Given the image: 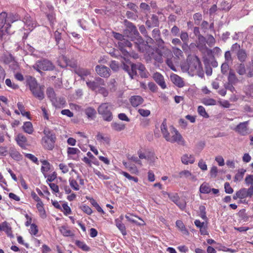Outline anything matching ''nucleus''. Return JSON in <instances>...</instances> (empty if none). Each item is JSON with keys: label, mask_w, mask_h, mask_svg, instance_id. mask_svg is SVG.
Masks as SVG:
<instances>
[{"label": "nucleus", "mask_w": 253, "mask_h": 253, "mask_svg": "<svg viewBox=\"0 0 253 253\" xmlns=\"http://www.w3.org/2000/svg\"><path fill=\"white\" fill-rule=\"evenodd\" d=\"M181 68L183 72H187L191 76L197 75L203 78L204 76L201 62L196 56L188 57L186 62L181 65Z\"/></svg>", "instance_id": "1"}, {"label": "nucleus", "mask_w": 253, "mask_h": 253, "mask_svg": "<svg viewBox=\"0 0 253 253\" xmlns=\"http://www.w3.org/2000/svg\"><path fill=\"white\" fill-rule=\"evenodd\" d=\"M20 19L18 15L13 13L7 15L6 12H1L0 14V30L3 29L2 32L4 31L7 34H10L11 32L9 31V29L11 27V24Z\"/></svg>", "instance_id": "2"}, {"label": "nucleus", "mask_w": 253, "mask_h": 253, "mask_svg": "<svg viewBox=\"0 0 253 253\" xmlns=\"http://www.w3.org/2000/svg\"><path fill=\"white\" fill-rule=\"evenodd\" d=\"M27 83L35 97L41 100L44 98L43 87L38 84L35 78L31 76L28 77L27 79Z\"/></svg>", "instance_id": "3"}, {"label": "nucleus", "mask_w": 253, "mask_h": 253, "mask_svg": "<svg viewBox=\"0 0 253 253\" xmlns=\"http://www.w3.org/2000/svg\"><path fill=\"white\" fill-rule=\"evenodd\" d=\"M162 56L165 57L167 65L173 71H175L176 69L173 64L174 57L171 51L167 48H163V50L160 51V55L157 57H155L153 53L152 54V58H153L158 62H162L163 59Z\"/></svg>", "instance_id": "4"}, {"label": "nucleus", "mask_w": 253, "mask_h": 253, "mask_svg": "<svg viewBox=\"0 0 253 253\" xmlns=\"http://www.w3.org/2000/svg\"><path fill=\"white\" fill-rule=\"evenodd\" d=\"M98 113L102 116L104 120L110 122L113 119L111 112V105L108 103L101 104L98 108Z\"/></svg>", "instance_id": "5"}, {"label": "nucleus", "mask_w": 253, "mask_h": 253, "mask_svg": "<svg viewBox=\"0 0 253 253\" xmlns=\"http://www.w3.org/2000/svg\"><path fill=\"white\" fill-rule=\"evenodd\" d=\"M169 131L171 134V136H169L167 141L170 142L171 143L176 142L178 144L181 145L182 146L185 145V140H184L180 133L175 127L172 126H170Z\"/></svg>", "instance_id": "6"}, {"label": "nucleus", "mask_w": 253, "mask_h": 253, "mask_svg": "<svg viewBox=\"0 0 253 253\" xmlns=\"http://www.w3.org/2000/svg\"><path fill=\"white\" fill-rule=\"evenodd\" d=\"M33 67L35 70L41 72L42 70L43 71L52 70L54 67L50 61L47 59H42L37 61Z\"/></svg>", "instance_id": "7"}, {"label": "nucleus", "mask_w": 253, "mask_h": 253, "mask_svg": "<svg viewBox=\"0 0 253 253\" xmlns=\"http://www.w3.org/2000/svg\"><path fill=\"white\" fill-rule=\"evenodd\" d=\"M126 28L124 31V34L129 38L132 41L140 37L139 34L136 27L131 23L126 22Z\"/></svg>", "instance_id": "8"}, {"label": "nucleus", "mask_w": 253, "mask_h": 253, "mask_svg": "<svg viewBox=\"0 0 253 253\" xmlns=\"http://www.w3.org/2000/svg\"><path fill=\"white\" fill-rule=\"evenodd\" d=\"M86 84L87 87L93 91H96L100 86L105 85L104 80L99 77L95 79V81H86Z\"/></svg>", "instance_id": "9"}, {"label": "nucleus", "mask_w": 253, "mask_h": 253, "mask_svg": "<svg viewBox=\"0 0 253 253\" xmlns=\"http://www.w3.org/2000/svg\"><path fill=\"white\" fill-rule=\"evenodd\" d=\"M136 47L141 52L148 53V50L150 48V45L147 44L143 40L141 37L137 38L134 41Z\"/></svg>", "instance_id": "10"}, {"label": "nucleus", "mask_w": 253, "mask_h": 253, "mask_svg": "<svg viewBox=\"0 0 253 253\" xmlns=\"http://www.w3.org/2000/svg\"><path fill=\"white\" fill-rule=\"evenodd\" d=\"M169 198L174 202L181 210H184L186 207V203L184 199H180L177 193L169 194L167 193Z\"/></svg>", "instance_id": "11"}, {"label": "nucleus", "mask_w": 253, "mask_h": 253, "mask_svg": "<svg viewBox=\"0 0 253 253\" xmlns=\"http://www.w3.org/2000/svg\"><path fill=\"white\" fill-rule=\"evenodd\" d=\"M196 47L202 52L211 51L206 45V39L203 36H199L196 42Z\"/></svg>", "instance_id": "12"}, {"label": "nucleus", "mask_w": 253, "mask_h": 253, "mask_svg": "<svg viewBox=\"0 0 253 253\" xmlns=\"http://www.w3.org/2000/svg\"><path fill=\"white\" fill-rule=\"evenodd\" d=\"M132 73H131V75H133L134 76L136 75L137 74L136 71L138 70L141 77L146 78L147 77L145 72V67L143 64L140 63L137 64H132Z\"/></svg>", "instance_id": "13"}, {"label": "nucleus", "mask_w": 253, "mask_h": 253, "mask_svg": "<svg viewBox=\"0 0 253 253\" xmlns=\"http://www.w3.org/2000/svg\"><path fill=\"white\" fill-rule=\"evenodd\" d=\"M95 71L97 74L104 78H108L110 76V69L104 65H97L95 67Z\"/></svg>", "instance_id": "14"}, {"label": "nucleus", "mask_w": 253, "mask_h": 253, "mask_svg": "<svg viewBox=\"0 0 253 253\" xmlns=\"http://www.w3.org/2000/svg\"><path fill=\"white\" fill-rule=\"evenodd\" d=\"M23 22L26 27L27 30L32 31L33 29L36 27L37 22L35 19L30 16L29 15H26L23 19Z\"/></svg>", "instance_id": "15"}, {"label": "nucleus", "mask_w": 253, "mask_h": 253, "mask_svg": "<svg viewBox=\"0 0 253 253\" xmlns=\"http://www.w3.org/2000/svg\"><path fill=\"white\" fill-rule=\"evenodd\" d=\"M248 123L249 121L240 123L234 129L236 132H237L241 135H245L248 133V128L247 127Z\"/></svg>", "instance_id": "16"}, {"label": "nucleus", "mask_w": 253, "mask_h": 253, "mask_svg": "<svg viewBox=\"0 0 253 253\" xmlns=\"http://www.w3.org/2000/svg\"><path fill=\"white\" fill-rule=\"evenodd\" d=\"M237 192L239 199H243L248 197H251L253 195V187H249L248 189L243 188Z\"/></svg>", "instance_id": "17"}, {"label": "nucleus", "mask_w": 253, "mask_h": 253, "mask_svg": "<svg viewBox=\"0 0 253 253\" xmlns=\"http://www.w3.org/2000/svg\"><path fill=\"white\" fill-rule=\"evenodd\" d=\"M118 47L122 52L125 55H126L128 54V52L126 51L124 48L125 47H130L131 46V43L127 40L124 38L121 41L118 42Z\"/></svg>", "instance_id": "18"}, {"label": "nucleus", "mask_w": 253, "mask_h": 253, "mask_svg": "<svg viewBox=\"0 0 253 253\" xmlns=\"http://www.w3.org/2000/svg\"><path fill=\"white\" fill-rule=\"evenodd\" d=\"M56 139H51L50 138H42V144L43 147L48 150H52L54 147Z\"/></svg>", "instance_id": "19"}, {"label": "nucleus", "mask_w": 253, "mask_h": 253, "mask_svg": "<svg viewBox=\"0 0 253 253\" xmlns=\"http://www.w3.org/2000/svg\"><path fill=\"white\" fill-rule=\"evenodd\" d=\"M153 79L161 87L165 89L167 87L164 77L159 73L156 72L153 74Z\"/></svg>", "instance_id": "20"}, {"label": "nucleus", "mask_w": 253, "mask_h": 253, "mask_svg": "<svg viewBox=\"0 0 253 253\" xmlns=\"http://www.w3.org/2000/svg\"><path fill=\"white\" fill-rule=\"evenodd\" d=\"M15 140L21 148H25L27 144V139L22 133H18L15 137Z\"/></svg>", "instance_id": "21"}, {"label": "nucleus", "mask_w": 253, "mask_h": 253, "mask_svg": "<svg viewBox=\"0 0 253 253\" xmlns=\"http://www.w3.org/2000/svg\"><path fill=\"white\" fill-rule=\"evenodd\" d=\"M171 82L178 87H182L184 85V83L182 79L176 74H172L170 76Z\"/></svg>", "instance_id": "22"}, {"label": "nucleus", "mask_w": 253, "mask_h": 253, "mask_svg": "<svg viewBox=\"0 0 253 253\" xmlns=\"http://www.w3.org/2000/svg\"><path fill=\"white\" fill-rule=\"evenodd\" d=\"M159 22L158 16L155 15H153L151 18V19L148 20L146 22V25L149 28L157 27L159 26Z\"/></svg>", "instance_id": "23"}, {"label": "nucleus", "mask_w": 253, "mask_h": 253, "mask_svg": "<svg viewBox=\"0 0 253 253\" xmlns=\"http://www.w3.org/2000/svg\"><path fill=\"white\" fill-rule=\"evenodd\" d=\"M152 37L158 42L159 46L163 45L164 42L161 38H160V31L158 29L156 28L153 30Z\"/></svg>", "instance_id": "24"}, {"label": "nucleus", "mask_w": 253, "mask_h": 253, "mask_svg": "<svg viewBox=\"0 0 253 253\" xmlns=\"http://www.w3.org/2000/svg\"><path fill=\"white\" fill-rule=\"evenodd\" d=\"M179 177L181 178L185 177L189 178L190 180L193 181H196L197 180L196 176L192 174V173L188 170H184L180 171L179 173Z\"/></svg>", "instance_id": "25"}, {"label": "nucleus", "mask_w": 253, "mask_h": 253, "mask_svg": "<svg viewBox=\"0 0 253 253\" xmlns=\"http://www.w3.org/2000/svg\"><path fill=\"white\" fill-rule=\"evenodd\" d=\"M96 139L101 143L103 144H109L110 138L107 135H104L101 133H98L96 136Z\"/></svg>", "instance_id": "26"}, {"label": "nucleus", "mask_w": 253, "mask_h": 253, "mask_svg": "<svg viewBox=\"0 0 253 253\" xmlns=\"http://www.w3.org/2000/svg\"><path fill=\"white\" fill-rule=\"evenodd\" d=\"M161 130L163 137L165 138L166 140L167 141L170 136V134L168 130L166 119L163 121L161 124Z\"/></svg>", "instance_id": "27"}, {"label": "nucleus", "mask_w": 253, "mask_h": 253, "mask_svg": "<svg viewBox=\"0 0 253 253\" xmlns=\"http://www.w3.org/2000/svg\"><path fill=\"white\" fill-rule=\"evenodd\" d=\"M132 106L135 107L141 104L143 102V99L139 95L132 96L130 99Z\"/></svg>", "instance_id": "28"}, {"label": "nucleus", "mask_w": 253, "mask_h": 253, "mask_svg": "<svg viewBox=\"0 0 253 253\" xmlns=\"http://www.w3.org/2000/svg\"><path fill=\"white\" fill-rule=\"evenodd\" d=\"M22 129L25 133L29 134H32L34 131L33 125L30 122H24L22 126Z\"/></svg>", "instance_id": "29"}, {"label": "nucleus", "mask_w": 253, "mask_h": 253, "mask_svg": "<svg viewBox=\"0 0 253 253\" xmlns=\"http://www.w3.org/2000/svg\"><path fill=\"white\" fill-rule=\"evenodd\" d=\"M75 73L80 77L81 79L84 80V77L90 75V71L89 70L80 68L75 71Z\"/></svg>", "instance_id": "30"}, {"label": "nucleus", "mask_w": 253, "mask_h": 253, "mask_svg": "<svg viewBox=\"0 0 253 253\" xmlns=\"http://www.w3.org/2000/svg\"><path fill=\"white\" fill-rule=\"evenodd\" d=\"M84 112L87 116V118L91 120L94 119L96 114L95 110L93 108L90 107L86 108L84 110Z\"/></svg>", "instance_id": "31"}, {"label": "nucleus", "mask_w": 253, "mask_h": 253, "mask_svg": "<svg viewBox=\"0 0 253 253\" xmlns=\"http://www.w3.org/2000/svg\"><path fill=\"white\" fill-rule=\"evenodd\" d=\"M66 100L63 97H56L54 100H53L52 102V105L56 108H61L65 105Z\"/></svg>", "instance_id": "32"}, {"label": "nucleus", "mask_w": 253, "mask_h": 253, "mask_svg": "<svg viewBox=\"0 0 253 253\" xmlns=\"http://www.w3.org/2000/svg\"><path fill=\"white\" fill-rule=\"evenodd\" d=\"M42 166L41 167V171L45 177H46V172H48L50 169V164L46 160H43L41 161Z\"/></svg>", "instance_id": "33"}, {"label": "nucleus", "mask_w": 253, "mask_h": 253, "mask_svg": "<svg viewBox=\"0 0 253 253\" xmlns=\"http://www.w3.org/2000/svg\"><path fill=\"white\" fill-rule=\"evenodd\" d=\"M181 161L185 165L193 164L195 162V158L192 155L188 156V155L185 154L181 157Z\"/></svg>", "instance_id": "34"}, {"label": "nucleus", "mask_w": 253, "mask_h": 253, "mask_svg": "<svg viewBox=\"0 0 253 253\" xmlns=\"http://www.w3.org/2000/svg\"><path fill=\"white\" fill-rule=\"evenodd\" d=\"M112 128L117 131H121L125 129L126 126L122 123L113 122L111 124Z\"/></svg>", "instance_id": "35"}, {"label": "nucleus", "mask_w": 253, "mask_h": 253, "mask_svg": "<svg viewBox=\"0 0 253 253\" xmlns=\"http://www.w3.org/2000/svg\"><path fill=\"white\" fill-rule=\"evenodd\" d=\"M180 38L181 40L183 42L182 48L184 49V45L188 46V42L189 40L188 34L186 32L182 31L181 32Z\"/></svg>", "instance_id": "36"}, {"label": "nucleus", "mask_w": 253, "mask_h": 253, "mask_svg": "<svg viewBox=\"0 0 253 253\" xmlns=\"http://www.w3.org/2000/svg\"><path fill=\"white\" fill-rule=\"evenodd\" d=\"M237 56L240 62H245L247 58V54L245 50L241 49V50L238 51V52H237Z\"/></svg>", "instance_id": "37"}, {"label": "nucleus", "mask_w": 253, "mask_h": 253, "mask_svg": "<svg viewBox=\"0 0 253 253\" xmlns=\"http://www.w3.org/2000/svg\"><path fill=\"white\" fill-rule=\"evenodd\" d=\"M115 224L123 235H126V231L125 225L120 220H115Z\"/></svg>", "instance_id": "38"}, {"label": "nucleus", "mask_w": 253, "mask_h": 253, "mask_svg": "<svg viewBox=\"0 0 253 253\" xmlns=\"http://www.w3.org/2000/svg\"><path fill=\"white\" fill-rule=\"evenodd\" d=\"M59 230L61 234L64 236L70 237L74 235L72 231L66 226H62L60 227Z\"/></svg>", "instance_id": "39"}, {"label": "nucleus", "mask_w": 253, "mask_h": 253, "mask_svg": "<svg viewBox=\"0 0 253 253\" xmlns=\"http://www.w3.org/2000/svg\"><path fill=\"white\" fill-rule=\"evenodd\" d=\"M37 208L40 213L41 217L44 218L46 217L45 211L43 208V204L42 202L38 203L36 205Z\"/></svg>", "instance_id": "40"}, {"label": "nucleus", "mask_w": 253, "mask_h": 253, "mask_svg": "<svg viewBox=\"0 0 253 253\" xmlns=\"http://www.w3.org/2000/svg\"><path fill=\"white\" fill-rule=\"evenodd\" d=\"M211 191V188H210L208 183L204 182L200 187V192L201 193L208 194Z\"/></svg>", "instance_id": "41"}, {"label": "nucleus", "mask_w": 253, "mask_h": 253, "mask_svg": "<svg viewBox=\"0 0 253 253\" xmlns=\"http://www.w3.org/2000/svg\"><path fill=\"white\" fill-rule=\"evenodd\" d=\"M246 169H239L234 177V181L237 182L241 181L243 178L244 174L246 172Z\"/></svg>", "instance_id": "42"}, {"label": "nucleus", "mask_w": 253, "mask_h": 253, "mask_svg": "<svg viewBox=\"0 0 253 253\" xmlns=\"http://www.w3.org/2000/svg\"><path fill=\"white\" fill-rule=\"evenodd\" d=\"M9 154L10 156L15 160L19 161L22 159V155L14 149H11Z\"/></svg>", "instance_id": "43"}, {"label": "nucleus", "mask_w": 253, "mask_h": 253, "mask_svg": "<svg viewBox=\"0 0 253 253\" xmlns=\"http://www.w3.org/2000/svg\"><path fill=\"white\" fill-rule=\"evenodd\" d=\"M43 132L44 136L42 138H50L51 139H56L54 133L48 128H45Z\"/></svg>", "instance_id": "44"}, {"label": "nucleus", "mask_w": 253, "mask_h": 253, "mask_svg": "<svg viewBox=\"0 0 253 253\" xmlns=\"http://www.w3.org/2000/svg\"><path fill=\"white\" fill-rule=\"evenodd\" d=\"M75 244L84 251L88 252L90 250V248L84 242L77 240Z\"/></svg>", "instance_id": "45"}, {"label": "nucleus", "mask_w": 253, "mask_h": 253, "mask_svg": "<svg viewBox=\"0 0 253 253\" xmlns=\"http://www.w3.org/2000/svg\"><path fill=\"white\" fill-rule=\"evenodd\" d=\"M108 87L111 92H114L117 89L116 81L115 79H111L108 83Z\"/></svg>", "instance_id": "46"}, {"label": "nucleus", "mask_w": 253, "mask_h": 253, "mask_svg": "<svg viewBox=\"0 0 253 253\" xmlns=\"http://www.w3.org/2000/svg\"><path fill=\"white\" fill-rule=\"evenodd\" d=\"M1 229H2V231H4L6 232L8 236H12L11 228L9 226V225L6 222H4L2 223Z\"/></svg>", "instance_id": "47"}, {"label": "nucleus", "mask_w": 253, "mask_h": 253, "mask_svg": "<svg viewBox=\"0 0 253 253\" xmlns=\"http://www.w3.org/2000/svg\"><path fill=\"white\" fill-rule=\"evenodd\" d=\"M46 94L48 98H49L51 102H52L53 100H54V99L56 97L53 89L51 87L47 88Z\"/></svg>", "instance_id": "48"}, {"label": "nucleus", "mask_w": 253, "mask_h": 253, "mask_svg": "<svg viewBox=\"0 0 253 253\" xmlns=\"http://www.w3.org/2000/svg\"><path fill=\"white\" fill-rule=\"evenodd\" d=\"M17 107L19 109V110L21 112V114L23 116H26L28 118L30 119L29 118V115H30V114H29V112H26L24 110V105L22 104V103L21 102H18L17 103Z\"/></svg>", "instance_id": "49"}, {"label": "nucleus", "mask_w": 253, "mask_h": 253, "mask_svg": "<svg viewBox=\"0 0 253 253\" xmlns=\"http://www.w3.org/2000/svg\"><path fill=\"white\" fill-rule=\"evenodd\" d=\"M87 199L88 200H89L91 204V205L96 208V210L98 212H101L103 213H104V211L102 210V209L99 206L98 204L96 202V201L94 199H93V198H87Z\"/></svg>", "instance_id": "50"}, {"label": "nucleus", "mask_w": 253, "mask_h": 253, "mask_svg": "<svg viewBox=\"0 0 253 253\" xmlns=\"http://www.w3.org/2000/svg\"><path fill=\"white\" fill-rule=\"evenodd\" d=\"M198 112L200 116L205 118H208L209 117V115L206 111L205 108L202 106H199L198 107Z\"/></svg>", "instance_id": "51"}, {"label": "nucleus", "mask_w": 253, "mask_h": 253, "mask_svg": "<svg viewBox=\"0 0 253 253\" xmlns=\"http://www.w3.org/2000/svg\"><path fill=\"white\" fill-rule=\"evenodd\" d=\"M199 216L204 220H207L208 218L206 215V208L204 206H200L199 207Z\"/></svg>", "instance_id": "52"}, {"label": "nucleus", "mask_w": 253, "mask_h": 253, "mask_svg": "<svg viewBox=\"0 0 253 253\" xmlns=\"http://www.w3.org/2000/svg\"><path fill=\"white\" fill-rule=\"evenodd\" d=\"M202 102L207 106L215 105L216 104L215 100L212 98H204Z\"/></svg>", "instance_id": "53"}, {"label": "nucleus", "mask_w": 253, "mask_h": 253, "mask_svg": "<svg viewBox=\"0 0 253 253\" xmlns=\"http://www.w3.org/2000/svg\"><path fill=\"white\" fill-rule=\"evenodd\" d=\"M70 186L76 191L80 189L79 185H78L77 181L73 178H70L69 180Z\"/></svg>", "instance_id": "54"}, {"label": "nucleus", "mask_w": 253, "mask_h": 253, "mask_svg": "<svg viewBox=\"0 0 253 253\" xmlns=\"http://www.w3.org/2000/svg\"><path fill=\"white\" fill-rule=\"evenodd\" d=\"M237 72L240 75H244L246 73L245 65L244 64H240L236 68Z\"/></svg>", "instance_id": "55"}, {"label": "nucleus", "mask_w": 253, "mask_h": 253, "mask_svg": "<svg viewBox=\"0 0 253 253\" xmlns=\"http://www.w3.org/2000/svg\"><path fill=\"white\" fill-rule=\"evenodd\" d=\"M176 225L181 231L183 232L184 233H188V231L186 229L185 226L182 221L179 220H177Z\"/></svg>", "instance_id": "56"}, {"label": "nucleus", "mask_w": 253, "mask_h": 253, "mask_svg": "<svg viewBox=\"0 0 253 253\" xmlns=\"http://www.w3.org/2000/svg\"><path fill=\"white\" fill-rule=\"evenodd\" d=\"M206 43L209 46L212 47L215 43V40L212 35H208L207 40H206Z\"/></svg>", "instance_id": "57"}, {"label": "nucleus", "mask_w": 253, "mask_h": 253, "mask_svg": "<svg viewBox=\"0 0 253 253\" xmlns=\"http://www.w3.org/2000/svg\"><path fill=\"white\" fill-rule=\"evenodd\" d=\"M130 66H131V67L130 68L129 67V66L126 65V64L124 63L123 64V69L126 71V72H127V73H128V74L129 75V77L131 78V79H133V76L134 75H131V73H132V64H130Z\"/></svg>", "instance_id": "58"}, {"label": "nucleus", "mask_w": 253, "mask_h": 253, "mask_svg": "<svg viewBox=\"0 0 253 253\" xmlns=\"http://www.w3.org/2000/svg\"><path fill=\"white\" fill-rule=\"evenodd\" d=\"M245 181L247 185H251L250 187H253V175L249 174L247 175L245 178Z\"/></svg>", "instance_id": "59"}, {"label": "nucleus", "mask_w": 253, "mask_h": 253, "mask_svg": "<svg viewBox=\"0 0 253 253\" xmlns=\"http://www.w3.org/2000/svg\"><path fill=\"white\" fill-rule=\"evenodd\" d=\"M120 173L123 174L124 176H125L126 178H127L128 179L130 180H133L135 182H137L138 181V179L137 177L131 176L129 173H128L126 172L121 171Z\"/></svg>", "instance_id": "60"}, {"label": "nucleus", "mask_w": 253, "mask_h": 253, "mask_svg": "<svg viewBox=\"0 0 253 253\" xmlns=\"http://www.w3.org/2000/svg\"><path fill=\"white\" fill-rule=\"evenodd\" d=\"M139 114L144 117H146L150 115V111L147 109L140 108L138 110Z\"/></svg>", "instance_id": "61"}, {"label": "nucleus", "mask_w": 253, "mask_h": 253, "mask_svg": "<svg viewBox=\"0 0 253 253\" xmlns=\"http://www.w3.org/2000/svg\"><path fill=\"white\" fill-rule=\"evenodd\" d=\"M80 152L79 149L74 147H69L67 149V154L68 155H75Z\"/></svg>", "instance_id": "62"}, {"label": "nucleus", "mask_w": 253, "mask_h": 253, "mask_svg": "<svg viewBox=\"0 0 253 253\" xmlns=\"http://www.w3.org/2000/svg\"><path fill=\"white\" fill-rule=\"evenodd\" d=\"M93 172L96 175H97L98 176L99 178L101 179L106 180L109 179L108 176L103 174L102 173H101L99 170L97 169H94Z\"/></svg>", "instance_id": "63"}, {"label": "nucleus", "mask_w": 253, "mask_h": 253, "mask_svg": "<svg viewBox=\"0 0 253 253\" xmlns=\"http://www.w3.org/2000/svg\"><path fill=\"white\" fill-rule=\"evenodd\" d=\"M5 84L8 87H9L13 89H16L18 88V87H19V86L17 84H15L14 83H12L9 79H6Z\"/></svg>", "instance_id": "64"}]
</instances>
